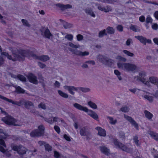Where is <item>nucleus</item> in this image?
Segmentation results:
<instances>
[{"mask_svg":"<svg viewBox=\"0 0 158 158\" xmlns=\"http://www.w3.org/2000/svg\"><path fill=\"white\" fill-rule=\"evenodd\" d=\"M148 81L149 82H150L151 83L154 84L156 83V82L158 81V78L154 77H151L149 78Z\"/></svg>","mask_w":158,"mask_h":158,"instance_id":"nucleus-26","label":"nucleus"},{"mask_svg":"<svg viewBox=\"0 0 158 158\" xmlns=\"http://www.w3.org/2000/svg\"><path fill=\"white\" fill-rule=\"evenodd\" d=\"M85 11L87 14L91 15L93 17H95V15L93 12L92 10L91 9H85Z\"/></svg>","mask_w":158,"mask_h":158,"instance_id":"nucleus-28","label":"nucleus"},{"mask_svg":"<svg viewBox=\"0 0 158 158\" xmlns=\"http://www.w3.org/2000/svg\"><path fill=\"white\" fill-rule=\"evenodd\" d=\"M60 85V83L58 81H56L54 84V86L55 87L59 88Z\"/></svg>","mask_w":158,"mask_h":158,"instance_id":"nucleus-61","label":"nucleus"},{"mask_svg":"<svg viewBox=\"0 0 158 158\" xmlns=\"http://www.w3.org/2000/svg\"><path fill=\"white\" fill-rule=\"evenodd\" d=\"M101 152L105 155L108 156L110 154L109 149L105 146H101L99 147Z\"/></svg>","mask_w":158,"mask_h":158,"instance_id":"nucleus-18","label":"nucleus"},{"mask_svg":"<svg viewBox=\"0 0 158 158\" xmlns=\"http://www.w3.org/2000/svg\"><path fill=\"white\" fill-rule=\"evenodd\" d=\"M143 97L150 102H152L153 101V97L149 95H144Z\"/></svg>","mask_w":158,"mask_h":158,"instance_id":"nucleus-37","label":"nucleus"},{"mask_svg":"<svg viewBox=\"0 0 158 158\" xmlns=\"http://www.w3.org/2000/svg\"><path fill=\"white\" fill-rule=\"evenodd\" d=\"M120 110L123 112H127L129 111V109L128 107L125 106L121 108Z\"/></svg>","mask_w":158,"mask_h":158,"instance_id":"nucleus-49","label":"nucleus"},{"mask_svg":"<svg viewBox=\"0 0 158 158\" xmlns=\"http://www.w3.org/2000/svg\"><path fill=\"white\" fill-rule=\"evenodd\" d=\"M16 90L17 92L19 94L24 93L25 92V90L19 86L16 88Z\"/></svg>","mask_w":158,"mask_h":158,"instance_id":"nucleus-41","label":"nucleus"},{"mask_svg":"<svg viewBox=\"0 0 158 158\" xmlns=\"http://www.w3.org/2000/svg\"><path fill=\"white\" fill-rule=\"evenodd\" d=\"M45 128L42 125L39 126L38 129L32 130L30 133V135L32 137H37L44 135Z\"/></svg>","mask_w":158,"mask_h":158,"instance_id":"nucleus-3","label":"nucleus"},{"mask_svg":"<svg viewBox=\"0 0 158 158\" xmlns=\"http://www.w3.org/2000/svg\"><path fill=\"white\" fill-rule=\"evenodd\" d=\"M113 60L108 58L106 60V63L105 64L109 66L110 67L113 64Z\"/></svg>","mask_w":158,"mask_h":158,"instance_id":"nucleus-34","label":"nucleus"},{"mask_svg":"<svg viewBox=\"0 0 158 158\" xmlns=\"http://www.w3.org/2000/svg\"><path fill=\"white\" fill-rule=\"evenodd\" d=\"M146 76L145 72L141 71L139 73V76L134 77V79H136L137 81H140L148 86L150 87L151 85L149 82L147 81L145 77Z\"/></svg>","mask_w":158,"mask_h":158,"instance_id":"nucleus-4","label":"nucleus"},{"mask_svg":"<svg viewBox=\"0 0 158 158\" xmlns=\"http://www.w3.org/2000/svg\"><path fill=\"white\" fill-rule=\"evenodd\" d=\"M131 29L133 31L137 32L139 31L140 30L139 29L137 28V27L131 24L130 27Z\"/></svg>","mask_w":158,"mask_h":158,"instance_id":"nucleus-39","label":"nucleus"},{"mask_svg":"<svg viewBox=\"0 0 158 158\" xmlns=\"http://www.w3.org/2000/svg\"><path fill=\"white\" fill-rule=\"evenodd\" d=\"M132 41V40L131 39H128L126 42V44L127 46H129L131 43Z\"/></svg>","mask_w":158,"mask_h":158,"instance_id":"nucleus-62","label":"nucleus"},{"mask_svg":"<svg viewBox=\"0 0 158 158\" xmlns=\"http://www.w3.org/2000/svg\"><path fill=\"white\" fill-rule=\"evenodd\" d=\"M79 89L80 90L84 93L88 92L90 91V89L89 88L80 87H79Z\"/></svg>","mask_w":158,"mask_h":158,"instance_id":"nucleus-45","label":"nucleus"},{"mask_svg":"<svg viewBox=\"0 0 158 158\" xmlns=\"http://www.w3.org/2000/svg\"><path fill=\"white\" fill-rule=\"evenodd\" d=\"M2 120L4 122L5 124L8 125H13L14 126H19L17 124L15 123L17 122L16 119H15L13 117L10 115H6L5 117L3 118Z\"/></svg>","mask_w":158,"mask_h":158,"instance_id":"nucleus-5","label":"nucleus"},{"mask_svg":"<svg viewBox=\"0 0 158 158\" xmlns=\"http://www.w3.org/2000/svg\"><path fill=\"white\" fill-rule=\"evenodd\" d=\"M38 106L39 108H41L43 110H45L46 109V105L43 102H41L39 104Z\"/></svg>","mask_w":158,"mask_h":158,"instance_id":"nucleus-50","label":"nucleus"},{"mask_svg":"<svg viewBox=\"0 0 158 158\" xmlns=\"http://www.w3.org/2000/svg\"><path fill=\"white\" fill-rule=\"evenodd\" d=\"M54 128L55 130L58 133H59L60 131V128L59 127L57 126H55L54 127Z\"/></svg>","mask_w":158,"mask_h":158,"instance_id":"nucleus-59","label":"nucleus"},{"mask_svg":"<svg viewBox=\"0 0 158 158\" xmlns=\"http://www.w3.org/2000/svg\"><path fill=\"white\" fill-rule=\"evenodd\" d=\"M158 25L156 23L154 24L152 26V28L154 30H157L158 29Z\"/></svg>","mask_w":158,"mask_h":158,"instance_id":"nucleus-63","label":"nucleus"},{"mask_svg":"<svg viewBox=\"0 0 158 158\" xmlns=\"http://www.w3.org/2000/svg\"><path fill=\"white\" fill-rule=\"evenodd\" d=\"M69 50L73 52V53L77 56H81V51L78 50L77 49H73L72 48L69 49Z\"/></svg>","mask_w":158,"mask_h":158,"instance_id":"nucleus-30","label":"nucleus"},{"mask_svg":"<svg viewBox=\"0 0 158 158\" xmlns=\"http://www.w3.org/2000/svg\"><path fill=\"white\" fill-rule=\"evenodd\" d=\"M117 65L119 68L127 72L133 71L137 68L136 66L133 64L118 63Z\"/></svg>","mask_w":158,"mask_h":158,"instance_id":"nucleus-2","label":"nucleus"},{"mask_svg":"<svg viewBox=\"0 0 158 158\" xmlns=\"http://www.w3.org/2000/svg\"><path fill=\"white\" fill-rule=\"evenodd\" d=\"M38 64L39 66L41 68L43 69L45 68L46 65L45 64L42 63L40 62H39L38 63Z\"/></svg>","mask_w":158,"mask_h":158,"instance_id":"nucleus-56","label":"nucleus"},{"mask_svg":"<svg viewBox=\"0 0 158 158\" xmlns=\"http://www.w3.org/2000/svg\"><path fill=\"white\" fill-rule=\"evenodd\" d=\"M41 34L44 36L48 39H50L51 37L52 36V34L48 28L45 29Z\"/></svg>","mask_w":158,"mask_h":158,"instance_id":"nucleus-16","label":"nucleus"},{"mask_svg":"<svg viewBox=\"0 0 158 158\" xmlns=\"http://www.w3.org/2000/svg\"><path fill=\"white\" fill-rule=\"evenodd\" d=\"M27 78L31 83L36 85L38 83V82L37 77L32 73H30L28 75Z\"/></svg>","mask_w":158,"mask_h":158,"instance_id":"nucleus-12","label":"nucleus"},{"mask_svg":"<svg viewBox=\"0 0 158 158\" xmlns=\"http://www.w3.org/2000/svg\"><path fill=\"white\" fill-rule=\"evenodd\" d=\"M64 137L66 140L68 141H70L71 140L70 137L66 134L64 135Z\"/></svg>","mask_w":158,"mask_h":158,"instance_id":"nucleus-60","label":"nucleus"},{"mask_svg":"<svg viewBox=\"0 0 158 158\" xmlns=\"http://www.w3.org/2000/svg\"><path fill=\"white\" fill-rule=\"evenodd\" d=\"M89 52L87 51H85L82 52L81 51V56H87L89 55Z\"/></svg>","mask_w":158,"mask_h":158,"instance_id":"nucleus-55","label":"nucleus"},{"mask_svg":"<svg viewBox=\"0 0 158 158\" xmlns=\"http://www.w3.org/2000/svg\"><path fill=\"white\" fill-rule=\"evenodd\" d=\"M144 113L146 117L149 120L151 119L153 117V114L147 110L144 111Z\"/></svg>","mask_w":158,"mask_h":158,"instance_id":"nucleus-27","label":"nucleus"},{"mask_svg":"<svg viewBox=\"0 0 158 158\" xmlns=\"http://www.w3.org/2000/svg\"><path fill=\"white\" fill-rule=\"evenodd\" d=\"M114 73L117 76L118 79L120 81L122 80V78L120 76V73L118 70H114Z\"/></svg>","mask_w":158,"mask_h":158,"instance_id":"nucleus-46","label":"nucleus"},{"mask_svg":"<svg viewBox=\"0 0 158 158\" xmlns=\"http://www.w3.org/2000/svg\"><path fill=\"white\" fill-rule=\"evenodd\" d=\"M73 106L76 108L81 110L86 111L87 110L86 107L82 106L81 105L77 103H75L73 104Z\"/></svg>","mask_w":158,"mask_h":158,"instance_id":"nucleus-23","label":"nucleus"},{"mask_svg":"<svg viewBox=\"0 0 158 158\" xmlns=\"http://www.w3.org/2000/svg\"><path fill=\"white\" fill-rule=\"evenodd\" d=\"M12 149L20 155H23L26 153L27 149L21 145H13L11 146Z\"/></svg>","mask_w":158,"mask_h":158,"instance_id":"nucleus-6","label":"nucleus"},{"mask_svg":"<svg viewBox=\"0 0 158 158\" xmlns=\"http://www.w3.org/2000/svg\"><path fill=\"white\" fill-rule=\"evenodd\" d=\"M39 79L40 80V82L41 83L43 87L44 88L45 86V85L44 77L41 75L39 77Z\"/></svg>","mask_w":158,"mask_h":158,"instance_id":"nucleus-35","label":"nucleus"},{"mask_svg":"<svg viewBox=\"0 0 158 158\" xmlns=\"http://www.w3.org/2000/svg\"><path fill=\"white\" fill-rule=\"evenodd\" d=\"M64 88L65 89L68 90L69 93L72 95H74L75 94L73 91L78 90L77 88L72 86L65 85L64 86Z\"/></svg>","mask_w":158,"mask_h":158,"instance_id":"nucleus-15","label":"nucleus"},{"mask_svg":"<svg viewBox=\"0 0 158 158\" xmlns=\"http://www.w3.org/2000/svg\"><path fill=\"white\" fill-rule=\"evenodd\" d=\"M69 46L72 48H77L80 47V46L79 44L75 45L71 42L69 43Z\"/></svg>","mask_w":158,"mask_h":158,"instance_id":"nucleus-52","label":"nucleus"},{"mask_svg":"<svg viewBox=\"0 0 158 158\" xmlns=\"http://www.w3.org/2000/svg\"><path fill=\"white\" fill-rule=\"evenodd\" d=\"M98 8L99 10L107 13L112 10L111 7L109 6H106V7H103L101 5H98Z\"/></svg>","mask_w":158,"mask_h":158,"instance_id":"nucleus-14","label":"nucleus"},{"mask_svg":"<svg viewBox=\"0 0 158 158\" xmlns=\"http://www.w3.org/2000/svg\"><path fill=\"white\" fill-rule=\"evenodd\" d=\"M138 137L137 135H135L133 137V139L135 144L137 146H139V140H138Z\"/></svg>","mask_w":158,"mask_h":158,"instance_id":"nucleus-47","label":"nucleus"},{"mask_svg":"<svg viewBox=\"0 0 158 158\" xmlns=\"http://www.w3.org/2000/svg\"><path fill=\"white\" fill-rule=\"evenodd\" d=\"M15 78H16L17 77L19 80L23 82H25L26 81V77L22 75L19 74L17 77H14Z\"/></svg>","mask_w":158,"mask_h":158,"instance_id":"nucleus-32","label":"nucleus"},{"mask_svg":"<svg viewBox=\"0 0 158 158\" xmlns=\"http://www.w3.org/2000/svg\"><path fill=\"white\" fill-rule=\"evenodd\" d=\"M24 106L25 107L28 109H30V107H34V103L32 102L25 100L24 102Z\"/></svg>","mask_w":158,"mask_h":158,"instance_id":"nucleus-22","label":"nucleus"},{"mask_svg":"<svg viewBox=\"0 0 158 158\" xmlns=\"http://www.w3.org/2000/svg\"><path fill=\"white\" fill-rule=\"evenodd\" d=\"M64 38L69 41H72L73 40V36L71 34H67Z\"/></svg>","mask_w":158,"mask_h":158,"instance_id":"nucleus-40","label":"nucleus"},{"mask_svg":"<svg viewBox=\"0 0 158 158\" xmlns=\"http://www.w3.org/2000/svg\"><path fill=\"white\" fill-rule=\"evenodd\" d=\"M80 134L82 136H85L87 140H89L91 139V133L88 129L86 127H84L80 129Z\"/></svg>","mask_w":158,"mask_h":158,"instance_id":"nucleus-7","label":"nucleus"},{"mask_svg":"<svg viewBox=\"0 0 158 158\" xmlns=\"http://www.w3.org/2000/svg\"><path fill=\"white\" fill-rule=\"evenodd\" d=\"M107 118L110 120V123L112 125H115L117 122L116 119H114V118L108 116Z\"/></svg>","mask_w":158,"mask_h":158,"instance_id":"nucleus-31","label":"nucleus"},{"mask_svg":"<svg viewBox=\"0 0 158 158\" xmlns=\"http://www.w3.org/2000/svg\"><path fill=\"white\" fill-rule=\"evenodd\" d=\"M63 26L64 28L67 29L72 27L73 25L72 24L70 23H69L66 22H64V23H63Z\"/></svg>","mask_w":158,"mask_h":158,"instance_id":"nucleus-33","label":"nucleus"},{"mask_svg":"<svg viewBox=\"0 0 158 158\" xmlns=\"http://www.w3.org/2000/svg\"><path fill=\"white\" fill-rule=\"evenodd\" d=\"M44 146L45 148V149L46 151L48 152L51 151H52V147L51 146L48 144H46L44 145Z\"/></svg>","mask_w":158,"mask_h":158,"instance_id":"nucleus-51","label":"nucleus"},{"mask_svg":"<svg viewBox=\"0 0 158 158\" xmlns=\"http://www.w3.org/2000/svg\"><path fill=\"white\" fill-rule=\"evenodd\" d=\"M9 50L12 52V56L10 55L6 52H2L0 56V66L4 63V60L2 57L4 55L7 57L9 60L15 61L17 60H23L24 57L28 55L31 52L28 50H24L22 49H17L15 48L10 47Z\"/></svg>","mask_w":158,"mask_h":158,"instance_id":"nucleus-1","label":"nucleus"},{"mask_svg":"<svg viewBox=\"0 0 158 158\" xmlns=\"http://www.w3.org/2000/svg\"><path fill=\"white\" fill-rule=\"evenodd\" d=\"M107 33L110 34H113L115 33V29L112 27L110 26L106 28Z\"/></svg>","mask_w":158,"mask_h":158,"instance_id":"nucleus-29","label":"nucleus"},{"mask_svg":"<svg viewBox=\"0 0 158 158\" xmlns=\"http://www.w3.org/2000/svg\"><path fill=\"white\" fill-rule=\"evenodd\" d=\"M116 59L119 61L123 62H126L127 61V59L125 58L119 56H117Z\"/></svg>","mask_w":158,"mask_h":158,"instance_id":"nucleus-48","label":"nucleus"},{"mask_svg":"<svg viewBox=\"0 0 158 158\" xmlns=\"http://www.w3.org/2000/svg\"><path fill=\"white\" fill-rule=\"evenodd\" d=\"M146 21L147 23H151L152 22V19L150 17H148L146 19Z\"/></svg>","mask_w":158,"mask_h":158,"instance_id":"nucleus-58","label":"nucleus"},{"mask_svg":"<svg viewBox=\"0 0 158 158\" xmlns=\"http://www.w3.org/2000/svg\"><path fill=\"white\" fill-rule=\"evenodd\" d=\"M77 40L79 41H81L82 40L83 38V36L81 34H78L77 36Z\"/></svg>","mask_w":158,"mask_h":158,"instance_id":"nucleus-54","label":"nucleus"},{"mask_svg":"<svg viewBox=\"0 0 158 158\" xmlns=\"http://www.w3.org/2000/svg\"><path fill=\"white\" fill-rule=\"evenodd\" d=\"M38 59L43 61H46L50 59V58L47 55H43L41 56H39L37 57Z\"/></svg>","mask_w":158,"mask_h":158,"instance_id":"nucleus-25","label":"nucleus"},{"mask_svg":"<svg viewBox=\"0 0 158 158\" xmlns=\"http://www.w3.org/2000/svg\"><path fill=\"white\" fill-rule=\"evenodd\" d=\"M123 52L125 54L128 56L133 57L134 56V54L133 53H131L127 50H123Z\"/></svg>","mask_w":158,"mask_h":158,"instance_id":"nucleus-42","label":"nucleus"},{"mask_svg":"<svg viewBox=\"0 0 158 158\" xmlns=\"http://www.w3.org/2000/svg\"><path fill=\"white\" fill-rule=\"evenodd\" d=\"M97 59L100 62L105 64L108 58L102 55H99L97 57Z\"/></svg>","mask_w":158,"mask_h":158,"instance_id":"nucleus-21","label":"nucleus"},{"mask_svg":"<svg viewBox=\"0 0 158 158\" xmlns=\"http://www.w3.org/2000/svg\"><path fill=\"white\" fill-rule=\"evenodd\" d=\"M148 133L155 140H156L158 137V134L151 131H148Z\"/></svg>","mask_w":158,"mask_h":158,"instance_id":"nucleus-24","label":"nucleus"},{"mask_svg":"<svg viewBox=\"0 0 158 158\" xmlns=\"http://www.w3.org/2000/svg\"><path fill=\"white\" fill-rule=\"evenodd\" d=\"M58 94L62 97L65 98H67L68 97V95L62 92L60 90H59L58 91Z\"/></svg>","mask_w":158,"mask_h":158,"instance_id":"nucleus-38","label":"nucleus"},{"mask_svg":"<svg viewBox=\"0 0 158 158\" xmlns=\"http://www.w3.org/2000/svg\"><path fill=\"white\" fill-rule=\"evenodd\" d=\"M124 118L134 126L137 130H139V126L138 123L131 117L124 115Z\"/></svg>","mask_w":158,"mask_h":158,"instance_id":"nucleus-10","label":"nucleus"},{"mask_svg":"<svg viewBox=\"0 0 158 158\" xmlns=\"http://www.w3.org/2000/svg\"><path fill=\"white\" fill-rule=\"evenodd\" d=\"M104 35H107V34L106 33V30L105 29H104L102 31H101L99 32L98 34V37L100 38L102 37Z\"/></svg>","mask_w":158,"mask_h":158,"instance_id":"nucleus-44","label":"nucleus"},{"mask_svg":"<svg viewBox=\"0 0 158 158\" xmlns=\"http://www.w3.org/2000/svg\"><path fill=\"white\" fill-rule=\"evenodd\" d=\"M87 110L85 111L88 113V114L94 119L97 120L98 118V116L97 114L91 110H89L87 108Z\"/></svg>","mask_w":158,"mask_h":158,"instance_id":"nucleus-17","label":"nucleus"},{"mask_svg":"<svg viewBox=\"0 0 158 158\" xmlns=\"http://www.w3.org/2000/svg\"><path fill=\"white\" fill-rule=\"evenodd\" d=\"M54 156L56 158H58L60 156V154L59 152L56 151L54 152Z\"/></svg>","mask_w":158,"mask_h":158,"instance_id":"nucleus-57","label":"nucleus"},{"mask_svg":"<svg viewBox=\"0 0 158 158\" xmlns=\"http://www.w3.org/2000/svg\"><path fill=\"white\" fill-rule=\"evenodd\" d=\"M4 135H0V144L6 148V145L3 139H6L7 137L9 136V135L6 133H4Z\"/></svg>","mask_w":158,"mask_h":158,"instance_id":"nucleus-19","label":"nucleus"},{"mask_svg":"<svg viewBox=\"0 0 158 158\" xmlns=\"http://www.w3.org/2000/svg\"><path fill=\"white\" fill-rule=\"evenodd\" d=\"M117 30L120 32H122L123 31V27L121 25H118L116 27Z\"/></svg>","mask_w":158,"mask_h":158,"instance_id":"nucleus-53","label":"nucleus"},{"mask_svg":"<svg viewBox=\"0 0 158 158\" xmlns=\"http://www.w3.org/2000/svg\"><path fill=\"white\" fill-rule=\"evenodd\" d=\"M56 6L60 8L62 11H64L65 9L72 8V6L69 4L64 5L61 3H57L56 5Z\"/></svg>","mask_w":158,"mask_h":158,"instance_id":"nucleus-13","label":"nucleus"},{"mask_svg":"<svg viewBox=\"0 0 158 158\" xmlns=\"http://www.w3.org/2000/svg\"><path fill=\"white\" fill-rule=\"evenodd\" d=\"M98 131V134L100 136L105 137L106 136V131L104 129L100 127H97L96 128Z\"/></svg>","mask_w":158,"mask_h":158,"instance_id":"nucleus-20","label":"nucleus"},{"mask_svg":"<svg viewBox=\"0 0 158 158\" xmlns=\"http://www.w3.org/2000/svg\"><path fill=\"white\" fill-rule=\"evenodd\" d=\"M0 98L9 102L11 103L14 105H17L19 106H20L23 104L24 105V102L25 101V100L24 99H21L19 102H17V101H14L11 99L7 98H6L1 95H0Z\"/></svg>","mask_w":158,"mask_h":158,"instance_id":"nucleus-9","label":"nucleus"},{"mask_svg":"<svg viewBox=\"0 0 158 158\" xmlns=\"http://www.w3.org/2000/svg\"><path fill=\"white\" fill-rule=\"evenodd\" d=\"M113 141L114 144L123 151L127 152H130L132 151L131 148H128L122 143L119 142L117 139H114Z\"/></svg>","mask_w":158,"mask_h":158,"instance_id":"nucleus-8","label":"nucleus"},{"mask_svg":"<svg viewBox=\"0 0 158 158\" xmlns=\"http://www.w3.org/2000/svg\"><path fill=\"white\" fill-rule=\"evenodd\" d=\"M119 135L120 138L122 139H123L125 137L124 133L122 131L119 132Z\"/></svg>","mask_w":158,"mask_h":158,"instance_id":"nucleus-64","label":"nucleus"},{"mask_svg":"<svg viewBox=\"0 0 158 158\" xmlns=\"http://www.w3.org/2000/svg\"><path fill=\"white\" fill-rule=\"evenodd\" d=\"M88 104L92 108L94 109H96L97 108V105L91 101L89 102Z\"/></svg>","mask_w":158,"mask_h":158,"instance_id":"nucleus-36","label":"nucleus"},{"mask_svg":"<svg viewBox=\"0 0 158 158\" xmlns=\"http://www.w3.org/2000/svg\"><path fill=\"white\" fill-rule=\"evenodd\" d=\"M21 21L23 25L24 26L28 27H30V24L27 20L25 19H22Z\"/></svg>","mask_w":158,"mask_h":158,"instance_id":"nucleus-43","label":"nucleus"},{"mask_svg":"<svg viewBox=\"0 0 158 158\" xmlns=\"http://www.w3.org/2000/svg\"><path fill=\"white\" fill-rule=\"evenodd\" d=\"M135 37L138 40L143 44L146 45V43L151 44L152 41L150 39H147L146 38L142 36H135Z\"/></svg>","mask_w":158,"mask_h":158,"instance_id":"nucleus-11","label":"nucleus"}]
</instances>
